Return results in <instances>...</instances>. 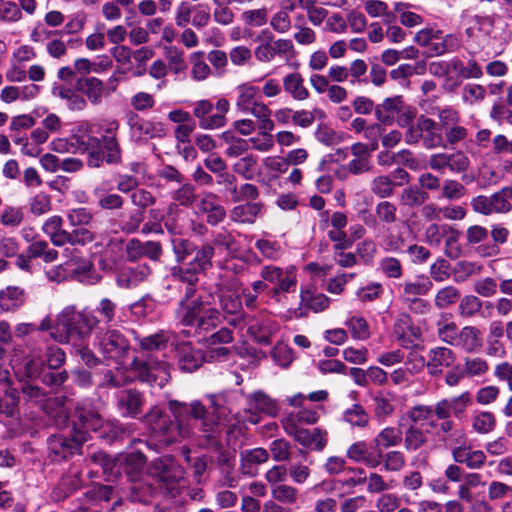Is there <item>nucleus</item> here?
Returning a JSON list of instances; mask_svg holds the SVG:
<instances>
[{
  "label": "nucleus",
  "instance_id": "nucleus-11",
  "mask_svg": "<svg viewBox=\"0 0 512 512\" xmlns=\"http://www.w3.org/2000/svg\"><path fill=\"white\" fill-rule=\"evenodd\" d=\"M148 476L161 487L172 492L175 485L183 479V468L170 456H164L152 461L148 467Z\"/></svg>",
  "mask_w": 512,
  "mask_h": 512
},
{
  "label": "nucleus",
  "instance_id": "nucleus-54",
  "mask_svg": "<svg viewBox=\"0 0 512 512\" xmlns=\"http://www.w3.org/2000/svg\"><path fill=\"white\" fill-rule=\"evenodd\" d=\"M214 247L210 244L203 245L196 250L193 260L190 262L200 273L212 267V258L214 256Z\"/></svg>",
  "mask_w": 512,
  "mask_h": 512
},
{
  "label": "nucleus",
  "instance_id": "nucleus-56",
  "mask_svg": "<svg viewBox=\"0 0 512 512\" xmlns=\"http://www.w3.org/2000/svg\"><path fill=\"white\" fill-rule=\"evenodd\" d=\"M394 10L399 14L401 24L406 27H415L422 24L423 22L421 15L410 11V5L408 3H394Z\"/></svg>",
  "mask_w": 512,
  "mask_h": 512
},
{
  "label": "nucleus",
  "instance_id": "nucleus-52",
  "mask_svg": "<svg viewBox=\"0 0 512 512\" xmlns=\"http://www.w3.org/2000/svg\"><path fill=\"white\" fill-rule=\"evenodd\" d=\"M343 419L352 427L364 428L369 423V416L365 409L358 404H354L343 413Z\"/></svg>",
  "mask_w": 512,
  "mask_h": 512
},
{
  "label": "nucleus",
  "instance_id": "nucleus-22",
  "mask_svg": "<svg viewBox=\"0 0 512 512\" xmlns=\"http://www.w3.org/2000/svg\"><path fill=\"white\" fill-rule=\"evenodd\" d=\"M347 457L356 463H363L370 468L378 467L382 459L381 453L374 455L370 452L365 441H357L350 445L347 449Z\"/></svg>",
  "mask_w": 512,
  "mask_h": 512
},
{
  "label": "nucleus",
  "instance_id": "nucleus-46",
  "mask_svg": "<svg viewBox=\"0 0 512 512\" xmlns=\"http://www.w3.org/2000/svg\"><path fill=\"white\" fill-rule=\"evenodd\" d=\"M364 10L373 18L383 17L385 23H392L396 16L389 11L387 3L381 0H367L364 3Z\"/></svg>",
  "mask_w": 512,
  "mask_h": 512
},
{
  "label": "nucleus",
  "instance_id": "nucleus-36",
  "mask_svg": "<svg viewBox=\"0 0 512 512\" xmlns=\"http://www.w3.org/2000/svg\"><path fill=\"white\" fill-rule=\"evenodd\" d=\"M146 458L141 451H132L129 453L120 454L115 458L117 467L123 468L128 474H134L141 471L144 467Z\"/></svg>",
  "mask_w": 512,
  "mask_h": 512
},
{
  "label": "nucleus",
  "instance_id": "nucleus-58",
  "mask_svg": "<svg viewBox=\"0 0 512 512\" xmlns=\"http://www.w3.org/2000/svg\"><path fill=\"white\" fill-rule=\"evenodd\" d=\"M105 161L108 164H118L121 161V149L116 136H102Z\"/></svg>",
  "mask_w": 512,
  "mask_h": 512
},
{
  "label": "nucleus",
  "instance_id": "nucleus-53",
  "mask_svg": "<svg viewBox=\"0 0 512 512\" xmlns=\"http://www.w3.org/2000/svg\"><path fill=\"white\" fill-rule=\"evenodd\" d=\"M257 162L256 156L246 155L234 163L233 171L245 180H252L256 174Z\"/></svg>",
  "mask_w": 512,
  "mask_h": 512
},
{
  "label": "nucleus",
  "instance_id": "nucleus-26",
  "mask_svg": "<svg viewBox=\"0 0 512 512\" xmlns=\"http://www.w3.org/2000/svg\"><path fill=\"white\" fill-rule=\"evenodd\" d=\"M78 90L82 92L90 103L98 105L106 96L105 86L102 80L96 77H86L77 82Z\"/></svg>",
  "mask_w": 512,
  "mask_h": 512
},
{
  "label": "nucleus",
  "instance_id": "nucleus-17",
  "mask_svg": "<svg viewBox=\"0 0 512 512\" xmlns=\"http://www.w3.org/2000/svg\"><path fill=\"white\" fill-rule=\"evenodd\" d=\"M128 125L132 137L136 140L163 137L166 133L161 122L143 119L134 113L129 116Z\"/></svg>",
  "mask_w": 512,
  "mask_h": 512
},
{
  "label": "nucleus",
  "instance_id": "nucleus-4",
  "mask_svg": "<svg viewBox=\"0 0 512 512\" xmlns=\"http://www.w3.org/2000/svg\"><path fill=\"white\" fill-rule=\"evenodd\" d=\"M97 344L103 356L117 364L115 371L107 370L103 374L101 386L121 387L134 379L130 367L124 366L130 345L120 331L115 329L106 331L98 337Z\"/></svg>",
  "mask_w": 512,
  "mask_h": 512
},
{
  "label": "nucleus",
  "instance_id": "nucleus-59",
  "mask_svg": "<svg viewBox=\"0 0 512 512\" xmlns=\"http://www.w3.org/2000/svg\"><path fill=\"white\" fill-rule=\"evenodd\" d=\"M427 441L425 433L418 427L411 425L404 435V446L407 451H416Z\"/></svg>",
  "mask_w": 512,
  "mask_h": 512
},
{
  "label": "nucleus",
  "instance_id": "nucleus-29",
  "mask_svg": "<svg viewBox=\"0 0 512 512\" xmlns=\"http://www.w3.org/2000/svg\"><path fill=\"white\" fill-rule=\"evenodd\" d=\"M237 98L235 107L242 113L248 112L251 107L260 99V91L257 86L250 83H243L236 88Z\"/></svg>",
  "mask_w": 512,
  "mask_h": 512
},
{
  "label": "nucleus",
  "instance_id": "nucleus-61",
  "mask_svg": "<svg viewBox=\"0 0 512 512\" xmlns=\"http://www.w3.org/2000/svg\"><path fill=\"white\" fill-rule=\"evenodd\" d=\"M24 219L23 208L6 205L0 212V222L4 226L17 227Z\"/></svg>",
  "mask_w": 512,
  "mask_h": 512
},
{
  "label": "nucleus",
  "instance_id": "nucleus-13",
  "mask_svg": "<svg viewBox=\"0 0 512 512\" xmlns=\"http://www.w3.org/2000/svg\"><path fill=\"white\" fill-rule=\"evenodd\" d=\"M260 276L266 283L275 285L273 289L275 297L280 292L294 291L297 284L296 272L292 266L283 269L274 265H265L260 271Z\"/></svg>",
  "mask_w": 512,
  "mask_h": 512
},
{
  "label": "nucleus",
  "instance_id": "nucleus-60",
  "mask_svg": "<svg viewBox=\"0 0 512 512\" xmlns=\"http://www.w3.org/2000/svg\"><path fill=\"white\" fill-rule=\"evenodd\" d=\"M347 69L349 83L351 85L368 83V79L365 77L368 70V65L363 59H356L352 61Z\"/></svg>",
  "mask_w": 512,
  "mask_h": 512
},
{
  "label": "nucleus",
  "instance_id": "nucleus-31",
  "mask_svg": "<svg viewBox=\"0 0 512 512\" xmlns=\"http://www.w3.org/2000/svg\"><path fill=\"white\" fill-rule=\"evenodd\" d=\"M63 220L60 216L54 215L49 217L42 226L43 232L50 238L55 246H63L67 244L68 231L62 228Z\"/></svg>",
  "mask_w": 512,
  "mask_h": 512
},
{
  "label": "nucleus",
  "instance_id": "nucleus-35",
  "mask_svg": "<svg viewBox=\"0 0 512 512\" xmlns=\"http://www.w3.org/2000/svg\"><path fill=\"white\" fill-rule=\"evenodd\" d=\"M283 87L295 100L303 101L309 97V92L304 86V79L297 72L290 73L283 78Z\"/></svg>",
  "mask_w": 512,
  "mask_h": 512
},
{
  "label": "nucleus",
  "instance_id": "nucleus-44",
  "mask_svg": "<svg viewBox=\"0 0 512 512\" xmlns=\"http://www.w3.org/2000/svg\"><path fill=\"white\" fill-rule=\"evenodd\" d=\"M246 114L253 115L258 121V129L274 130V122L271 119L272 111L260 99Z\"/></svg>",
  "mask_w": 512,
  "mask_h": 512
},
{
  "label": "nucleus",
  "instance_id": "nucleus-37",
  "mask_svg": "<svg viewBox=\"0 0 512 512\" xmlns=\"http://www.w3.org/2000/svg\"><path fill=\"white\" fill-rule=\"evenodd\" d=\"M270 492L271 497L276 502L285 506L298 507L300 495L297 488L284 483L279 486L273 487V489H271Z\"/></svg>",
  "mask_w": 512,
  "mask_h": 512
},
{
  "label": "nucleus",
  "instance_id": "nucleus-41",
  "mask_svg": "<svg viewBox=\"0 0 512 512\" xmlns=\"http://www.w3.org/2000/svg\"><path fill=\"white\" fill-rule=\"evenodd\" d=\"M432 287L429 280H422L417 282H404L400 284L401 296L406 302H411L418 299V296L425 295Z\"/></svg>",
  "mask_w": 512,
  "mask_h": 512
},
{
  "label": "nucleus",
  "instance_id": "nucleus-30",
  "mask_svg": "<svg viewBox=\"0 0 512 512\" xmlns=\"http://www.w3.org/2000/svg\"><path fill=\"white\" fill-rule=\"evenodd\" d=\"M52 95L63 100L66 107L71 111H82L87 106L83 96L64 85L54 84L52 86Z\"/></svg>",
  "mask_w": 512,
  "mask_h": 512
},
{
  "label": "nucleus",
  "instance_id": "nucleus-50",
  "mask_svg": "<svg viewBox=\"0 0 512 512\" xmlns=\"http://www.w3.org/2000/svg\"><path fill=\"white\" fill-rule=\"evenodd\" d=\"M437 331L440 339L454 346L459 332L457 325L447 316H442L437 322Z\"/></svg>",
  "mask_w": 512,
  "mask_h": 512
},
{
  "label": "nucleus",
  "instance_id": "nucleus-18",
  "mask_svg": "<svg viewBox=\"0 0 512 512\" xmlns=\"http://www.w3.org/2000/svg\"><path fill=\"white\" fill-rule=\"evenodd\" d=\"M196 212L206 216V221L210 225H217L221 223L225 216L226 211L220 204L217 195L207 192L201 196V199L196 204Z\"/></svg>",
  "mask_w": 512,
  "mask_h": 512
},
{
  "label": "nucleus",
  "instance_id": "nucleus-51",
  "mask_svg": "<svg viewBox=\"0 0 512 512\" xmlns=\"http://www.w3.org/2000/svg\"><path fill=\"white\" fill-rule=\"evenodd\" d=\"M200 272L189 262L185 266H175L171 269V275L175 280L187 283V288H193L198 282Z\"/></svg>",
  "mask_w": 512,
  "mask_h": 512
},
{
  "label": "nucleus",
  "instance_id": "nucleus-3",
  "mask_svg": "<svg viewBox=\"0 0 512 512\" xmlns=\"http://www.w3.org/2000/svg\"><path fill=\"white\" fill-rule=\"evenodd\" d=\"M209 295L196 294L194 288H187L176 309L178 323L192 327L200 334L215 329L221 323L220 312L209 307Z\"/></svg>",
  "mask_w": 512,
  "mask_h": 512
},
{
  "label": "nucleus",
  "instance_id": "nucleus-27",
  "mask_svg": "<svg viewBox=\"0 0 512 512\" xmlns=\"http://www.w3.org/2000/svg\"><path fill=\"white\" fill-rule=\"evenodd\" d=\"M403 98L400 95L388 97L381 104L375 106V117L383 124L391 125L395 121V116L401 109Z\"/></svg>",
  "mask_w": 512,
  "mask_h": 512
},
{
  "label": "nucleus",
  "instance_id": "nucleus-19",
  "mask_svg": "<svg viewBox=\"0 0 512 512\" xmlns=\"http://www.w3.org/2000/svg\"><path fill=\"white\" fill-rule=\"evenodd\" d=\"M239 458L241 474L254 477L259 472V466L269 460V451L261 447L245 449L240 452Z\"/></svg>",
  "mask_w": 512,
  "mask_h": 512
},
{
  "label": "nucleus",
  "instance_id": "nucleus-10",
  "mask_svg": "<svg viewBox=\"0 0 512 512\" xmlns=\"http://www.w3.org/2000/svg\"><path fill=\"white\" fill-rule=\"evenodd\" d=\"M87 441V431H80L77 424H73L71 439L63 435H52L47 440L49 458L60 462L79 451Z\"/></svg>",
  "mask_w": 512,
  "mask_h": 512
},
{
  "label": "nucleus",
  "instance_id": "nucleus-16",
  "mask_svg": "<svg viewBox=\"0 0 512 512\" xmlns=\"http://www.w3.org/2000/svg\"><path fill=\"white\" fill-rule=\"evenodd\" d=\"M249 335L261 345H269L273 336L279 331V325L270 317L259 315L246 320Z\"/></svg>",
  "mask_w": 512,
  "mask_h": 512
},
{
  "label": "nucleus",
  "instance_id": "nucleus-9",
  "mask_svg": "<svg viewBox=\"0 0 512 512\" xmlns=\"http://www.w3.org/2000/svg\"><path fill=\"white\" fill-rule=\"evenodd\" d=\"M414 41L425 47L427 55L431 57L455 51L459 46L457 37L452 34L443 35L441 30L435 28L419 30L414 36Z\"/></svg>",
  "mask_w": 512,
  "mask_h": 512
},
{
  "label": "nucleus",
  "instance_id": "nucleus-62",
  "mask_svg": "<svg viewBox=\"0 0 512 512\" xmlns=\"http://www.w3.org/2000/svg\"><path fill=\"white\" fill-rule=\"evenodd\" d=\"M375 214L378 220L387 225L397 221V207L389 201H381L375 206Z\"/></svg>",
  "mask_w": 512,
  "mask_h": 512
},
{
  "label": "nucleus",
  "instance_id": "nucleus-6",
  "mask_svg": "<svg viewBox=\"0 0 512 512\" xmlns=\"http://www.w3.org/2000/svg\"><path fill=\"white\" fill-rule=\"evenodd\" d=\"M258 45L254 56L260 63H272L279 59L289 63L296 56L295 46L289 38H275L268 29H263L257 36Z\"/></svg>",
  "mask_w": 512,
  "mask_h": 512
},
{
  "label": "nucleus",
  "instance_id": "nucleus-57",
  "mask_svg": "<svg viewBox=\"0 0 512 512\" xmlns=\"http://www.w3.org/2000/svg\"><path fill=\"white\" fill-rule=\"evenodd\" d=\"M512 188L506 187L491 195L494 213H507L512 209Z\"/></svg>",
  "mask_w": 512,
  "mask_h": 512
},
{
  "label": "nucleus",
  "instance_id": "nucleus-5",
  "mask_svg": "<svg viewBox=\"0 0 512 512\" xmlns=\"http://www.w3.org/2000/svg\"><path fill=\"white\" fill-rule=\"evenodd\" d=\"M99 320L87 310L76 311L69 305L57 315L52 338L59 343H68L72 337L85 338L97 326Z\"/></svg>",
  "mask_w": 512,
  "mask_h": 512
},
{
  "label": "nucleus",
  "instance_id": "nucleus-28",
  "mask_svg": "<svg viewBox=\"0 0 512 512\" xmlns=\"http://www.w3.org/2000/svg\"><path fill=\"white\" fill-rule=\"evenodd\" d=\"M263 204L259 202H247L235 206L231 210L230 217L232 221L241 224H253L261 215Z\"/></svg>",
  "mask_w": 512,
  "mask_h": 512
},
{
  "label": "nucleus",
  "instance_id": "nucleus-15",
  "mask_svg": "<svg viewBox=\"0 0 512 512\" xmlns=\"http://www.w3.org/2000/svg\"><path fill=\"white\" fill-rule=\"evenodd\" d=\"M219 304L229 325L238 328L244 327L246 317L243 312L241 297L237 292L222 290L219 295Z\"/></svg>",
  "mask_w": 512,
  "mask_h": 512
},
{
  "label": "nucleus",
  "instance_id": "nucleus-21",
  "mask_svg": "<svg viewBox=\"0 0 512 512\" xmlns=\"http://www.w3.org/2000/svg\"><path fill=\"white\" fill-rule=\"evenodd\" d=\"M455 361L453 351L446 347H436L429 351L427 369L431 375H439Z\"/></svg>",
  "mask_w": 512,
  "mask_h": 512
},
{
  "label": "nucleus",
  "instance_id": "nucleus-45",
  "mask_svg": "<svg viewBox=\"0 0 512 512\" xmlns=\"http://www.w3.org/2000/svg\"><path fill=\"white\" fill-rule=\"evenodd\" d=\"M283 427L285 432L292 436L295 441L300 443L303 446H311V434L312 430L304 429L299 427L296 422H293V416H288L283 421Z\"/></svg>",
  "mask_w": 512,
  "mask_h": 512
},
{
  "label": "nucleus",
  "instance_id": "nucleus-12",
  "mask_svg": "<svg viewBox=\"0 0 512 512\" xmlns=\"http://www.w3.org/2000/svg\"><path fill=\"white\" fill-rule=\"evenodd\" d=\"M246 406L244 410L245 418L251 424H258L261 420V414L275 417L280 410L277 401L262 391L247 395Z\"/></svg>",
  "mask_w": 512,
  "mask_h": 512
},
{
  "label": "nucleus",
  "instance_id": "nucleus-24",
  "mask_svg": "<svg viewBox=\"0 0 512 512\" xmlns=\"http://www.w3.org/2000/svg\"><path fill=\"white\" fill-rule=\"evenodd\" d=\"M144 400L136 390L122 391L118 398V408L125 417L135 418L141 412Z\"/></svg>",
  "mask_w": 512,
  "mask_h": 512
},
{
  "label": "nucleus",
  "instance_id": "nucleus-42",
  "mask_svg": "<svg viewBox=\"0 0 512 512\" xmlns=\"http://www.w3.org/2000/svg\"><path fill=\"white\" fill-rule=\"evenodd\" d=\"M345 326L356 340H367L370 335V326L366 319L360 315H351L345 321Z\"/></svg>",
  "mask_w": 512,
  "mask_h": 512
},
{
  "label": "nucleus",
  "instance_id": "nucleus-39",
  "mask_svg": "<svg viewBox=\"0 0 512 512\" xmlns=\"http://www.w3.org/2000/svg\"><path fill=\"white\" fill-rule=\"evenodd\" d=\"M463 61L459 58L446 60V81L443 84L447 90H454L463 81Z\"/></svg>",
  "mask_w": 512,
  "mask_h": 512
},
{
  "label": "nucleus",
  "instance_id": "nucleus-2",
  "mask_svg": "<svg viewBox=\"0 0 512 512\" xmlns=\"http://www.w3.org/2000/svg\"><path fill=\"white\" fill-rule=\"evenodd\" d=\"M172 338L169 331H159L145 337L136 336L139 348L144 359L135 357L130 363V372L134 378L163 388L170 380V367L164 360L158 359L154 353L164 350Z\"/></svg>",
  "mask_w": 512,
  "mask_h": 512
},
{
  "label": "nucleus",
  "instance_id": "nucleus-1",
  "mask_svg": "<svg viewBox=\"0 0 512 512\" xmlns=\"http://www.w3.org/2000/svg\"><path fill=\"white\" fill-rule=\"evenodd\" d=\"M234 398V392H223L208 396L215 418L208 415L205 406L198 400L192 401L189 406L172 400L169 402V410L177 421L176 427L159 407H154L145 415V422L152 432L159 437V440L166 445L195 436L194 426L197 423L200 424L199 431L202 432V437L206 439V444L217 445L221 433L220 420L231 413Z\"/></svg>",
  "mask_w": 512,
  "mask_h": 512
},
{
  "label": "nucleus",
  "instance_id": "nucleus-43",
  "mask_svg": "<svg viewBox=\"0 0 512 512\" xmlns=\"http://www.w3.org/2000/svg\"><path fill=\"white\" fill-rule=\"evenodd\" d=\"M27 256L31 258H41L44 262L50 263L57 259L58 252L49 247V244L44 240H37L32 242L27 248Z\"/></svg>",
  "mask_w": 512,
  "mask_h": 512
},
{
  "label": "nucleus",
  "instance_id": "nucleus-8",
  "mask_svg": "<svg viewBox=\"0 0 512 512\" xmlns=\"http://www.w3.org/2000/svg\"><path fill=\"white\" fill-rule=\"evenodd\" d=\"M404 139L410 145L422 140L423 146L428 149L446 146L437 123L424 115L418 117L415 126L407 128Z\"/></svg>",
  "mask_w": 512,
  "mask_h": 512
},
{
  "label": "nucleus",
  "instance_id": "nucleus-33",
  "mask_svg": "<svg viewBox=\"0 0 512 512\" xmlns=\"http://www.w3.org/2000/svg\"><path fill=\"white\" fill-rule=\"evenodd\" d=\"M77 421L73 424H77L80 431H99L105 426H112L113 423L105 422L98 412L93 410L79 411L77 414Z\"/></svg>",
  "mask_w": 512,
  "mask_h": 512
},
{
  "label": "nucleus",
  "instance_id": "nucleus-63",
  "mask_svg": "<svg viewBox=\"0 0 512 512\" xmlns=\"http://www.w3.org/2000/svg\"><path fill=\"white\" fill-rule=\"evenodd\" d=\"M466 194V188L456 180L447 179L441 188V197L450 201L459 200Z\"/></svg>",
  "mask_w": 512,
  "mask_h": 512
},
{
  "label": "nucleus",
  "instance_id": "nucleus-38",
  "mask_svg": "<svg viewBox=\"0 0 512 512\" xmlns=\"http://www.w3.org/2000/svg\"><path fill=\"white\" fill-rule=\"evenodd\" d=\"M402 432L396 427H385L374 438L375 448L380 452L382 449L395 447L401 443Z\"/></svg>",
  "mask_w": 512,
  "mask_h": 512
},
{
  "label": "nucleus",
  "instance_id": "nucleus-25",
  "mask_svg": "<svg viewBox=\"0 0 512 512\" xmlns=\"http://www.w3.org/2000/svg\"><path fill=\"white\" fill-rule=\"evenodd\" d=\"M455 462L465 464L469 469L481 468L486 460V455L481 450H473L469 446H458L452 450Z\"/></svg>",
  "mask_w": 512,
  "mask_h": 512
},
{
  "label": "nucleus",
  "instance_id": "nucleus-20",
  "mask_svg": "<svg viewBox=\"0 0 512 512\" xmlns=\"http://www.w3.org/2000/svg\"><path fill=\"white\" fill-rule=\"evenodd\" d=\"M127 257L131 261H136L141 257H147L151 260H158L161 255V246L158 242H141L138 239H131L126 245Z\"/></svg>",
  "mask_w": 512,
  "mask_h": 512
},
{
  "label": "nucleus",
  "instance_id": "nucleus-34",
  "mask_svg": "<svg viewBox=\"0 0 512 512\" xmlns=\"http://www.w3.org/2000/svg\"><path fill=\"white\" fill-rule=\"evenodd\" d=\"M150 268L147 265H138L134 268L125 269L118 276V284L122 287L131 288L143 282L150 275Z\"/></svg>",
  "mask_w": 512,
  "mask_h": 512
},
{
  "label": "nucleus",
  "instance_id": "nucleus-47",
  "mask_svg": "<svg viewBox=\"0 0 512 512\" xmlns=\"http://www.w3.org/2000/svg\"><path fill=\"white\" fill-rule=\"evenodd\" d=\"M428 197V193L419 187L409 186L403 189L401 192L400 202L403 206L413 208L421 206L428 199Z\"/></svg>",
  "mask_w": 512,
  "mask_h": 512
},
{
  "label": "nucleus",
  "instance_id": "nucleus-14",
  "mask_svg": "<svg viewBox=\"0 0 512 512\" xmlns=\"http://www.w3.org/2000/svg\"><path fill=\"white\" fill-rule=\"evenodd\" d=\"M64 254L66 257L70 258V260L64 265H58L48 269L46 271V277L48 280L51 282L60 283L67 278L69 273H73L81 282L93 283L85 276V274L90 271V263L84 261L79 269L72 268L71 262H77L80 259L79 253L74 248H66L64 250Z\"/></svg>",
  "mask_w": 512,
  "mask_h": 512
},
{
  "label": "nucleus",
  "instance_id": "nucleus-32",
  "mask_svg": "<svg viewBox=\"0 0 512 512\" xmlns=\"http://www.w3.org/2000/svg\"><path fill=\"white\" fill-rule=\"evenodd\" d=\"M466 352H474L482 346V335L479 329L473 326H466L459 332L454 344Z\"/></svg>",
  "mask_w": 512,
  "mask_h": 512
},
{
  "label": "nucleus",
  "instance_id": "nucleus-23",
  "mask_svg": "<svg viewBox=\"0 0 512 512\" xmlns=\"http://www.w3.org/2000/svg\"><path fill=\"white\" fill-rule=\"evenodd\" d=\"M178 365L182 371L192 372L201 366L206 357L194 349L190 343H182L177 347Z\"/></svg>",
  "mask_w": 512,
  "mask_h": 512
},
{
  "label": "nucleus",
  "instance_id": "nucleus-40",
  "mask_svg": "<svg viewBox=\"0 0 512 512\" xmlns=\"http://www.w3.org/2000/svg\"><path fill=\"white\" fill-rule=\"evenodd\" d=\"M24 302L23 291L18 287H7L0 291V308L2 311H14Z\"/></svg>",
  "mask_w": 512,
  "mask_h": 512
},
{
  "label": "nucleus",
  "instance_id": "nucleus-49",
  "mask_svg": "<svg viewBox=\"0 0 512 512\" xmlns=\"http://www.w3.org/2000/svg\"><path fill=\"white\" fill-rule=\"evenodd\" d=\"M301 304L305 305L310 310L318 313L322 312L329 307L330 299L321 293L311 294L308 290L301 291Z\"/></svg>",
  "mask_w": 512,
  "mask_h": 512
},
{
  "label": "nucleus",
  "instance_id": "nucleus-64",
  "mask_svg": "<svg viewBox=\"0 0 512 512\" xmlns=\"http://www.w3.org/2000/svg\"><path fill=\"white\" fill-rule=\"evenodd\" d=\"M460 298L459 290L454 286H446L440 289L435 296V305L438 308H446L458 301Z\"/></svg>",
  "mask_w": 512,
  "mask_h": 512
},
{
  "label": "nucleus",
  "instance_id": "nucleus-55",
  "mask_svg": "<svg viewBox=\"0 0 512 512\" xmlns=\"http://www.w3.org/2000/svg\"><path fill=\"white\" fill-rule=\"evenodd\" d=\"M396 183L387 175H379L371 182V191L380 198H389L394 194Z\"/></svg>",
  "mask_w": 512,
  "mask_h": 512
},
{
  "label": "nucleus",
  "instance_id": "nucleus-48",
  "mask_svg": "<svg viewBox=\"0 0 512 512\" xmlns=\"http://www.w3.org/2000/svg\"><path fill=\"white\" fill-rule=\"evenodd\" d=\"M255 247L262 257L267 260L275 261L282 255V247L276 240L260 238L256 240Z\"/></svg>",
  "mask_w": 512,
  "mask_h": 512
},
{
  "label": "nucleus",
  "instance_id": "nucleus-7",
  "mask_svg": "<svg viewBox=\"0 0 512 512\" xmlns=\"http://www.w3.org/2000/svg\"><path fill=\"white\" fill-rule=\"evenodd\" d=\"M230 103L226 98H219L216 103L209 99H201L193 103V116L203 130H216L227 124Z\"/></svg>",
  "mask_w": 512,
  "mask_h": 512
}]
</instances>
